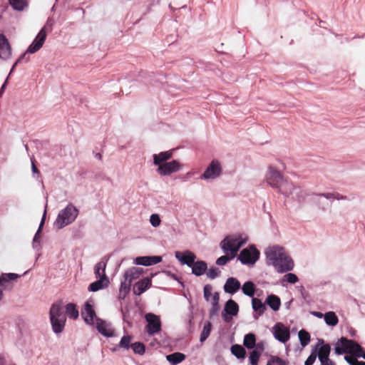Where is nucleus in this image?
<instances>
[{
  "mask_svg": "<svg viewBox=\"0 0 365 365\" xmlns=\"http://www.w3.org/2000/svg\"><path fill=\"white\" fill-rule=\"evenodd\" d=\"M265 255L269 265H272L279 273L291 271L294 268V262L283 247L275 245L268 247Z\"/></svg>",
  "mask_w": 365,
  "mask_h": 365,
  "instance_id": "nucleus-1",
  "label": "nucleus"
},
{
  "mask_svg": "<svg viewBox=\"0 0 365 365\" xmlns=\"http://www.w3.org/2000/svg\"><path fill=\"white\" fill-rule=\"evenodd\" d=\"M334 194L331 192L317 193L299 189L297 192L296 200L301 205H308L325 210L327 205L326 200H332Z\"/></svg>",
  "mask_w": 365,
  "mask_h": 365,
  "instance_id": "nucleus-2",
  "label": "nucleus"
},
{
  "mask_svg": "<svg viewBox=\"0 0 365 365\" xmlns=\"http://www.w3.org/2000/svg\"><path fill=\"white\" fill-rule=\"evenodd\" d=\"M247 240L248 237L245 234L229 235L220 242V247L224 253L230 255V259H233Z\"/></svg>",
  "mask_w": 365,
  "mask_h": 365,
  "instance_id": "nucleus-3",
  "label": "nucleus"
},
{
  "mask_svg": "<svg viewBox=\"0 0 365 365\" xmlns=\"http://www.w3.org/2000/svg\"><path fill=\"white\" fill-rule=\"evenodd\" d=\"M78 215V209L72 204H68L63 210L60 211L54 222V227L61 229L72 223Z\"/></svg>",
  "mask_w": 365,
  "mask_h": 365,
  "instance_id": "nucleus-4",
  "label": "nucleus"
},
{
  "mask_svg": "<svg viewBox=\"0 0 365 365\" xmlns=\"http://www.w3.org/2000/svg\"><path fill=\"white\" fill-rule=\"evenodd\" d=\"M259 252L253 246L243 249L238 257V259L243 264L253 265L258 260Z\"/></svg>",
  "mask_w": 365,
  "mask_h": 365,
  "instance_id": "nucleus-5",
  "label": "nucleus"
},
{
  "mask_svg": "<svg viewBox=\"0 0 365 365\" xmlns=\"http://www.w3.org/2000/svg\"><path fill=\"white\" fill-rule=\"evenodd\" d=\"M183 165L176 160H173L162 165H160L156 172L161 176L170 175L173 173L179 172L182 168Z\"/></svg>",
  "mask_w": 365,
  "mask_h": 365,
  "instance_id": "nucleus-6",
  "label": "nucleus"
},
{
  "mask_svg": "<svg viewBox=\"0 0 365 365\" xmlns=\"http://www.w3.org/2000/svg\"><path fill=\"white\" fill-rule=\"evenodd\" d=\"M284 179L283 175L274 166L269 165L265 175V180L268 185L277 188Z\"/></svg>",
  "mask_w": 365,
  "mask_h": 365,
  "instance_id": "nucleus-7",
  "label": "nucleus"
},
{
  "mask_svg": "<svg viewBox=\"0 0 365 365\" xmlns=\"http://www.w3.org/2000/svg\"><path fill=\"white\" fill-rule=\"evenodd\" d=\"M222 173L220 163L217 160H212L204 173L200 176L202 180H213L218 178Z\"/></svg>",
  "mask_w": 365,
  "mask_h": 365,
  "instance_id": "nucleus-8",
  "label": "nucleus"
},
{
  "mask_svg": "<svg viewBox=\"0 0 365 365\" xmlns=\"http://www.w3.org/2000/svg\"><path fill=\"white\" fill-rule=\"evenodd\" d=\"M145 319L148 322L146 330L149 335H154L161 330V322L158 316L148 313L145 315Z\"/></svg>",
  "mask_w": 365,
  "mask_h": 365,
  "instance_id": "nucleus-9",
  "label": "nucleus"
},
{
  "mask_svg": "<svg viewBox=\"0 0 365 365\" xmlns=\"http://www.w3.org/2000/svg\"><path fill=\"white\" fill-rule=\"evenodd\" d=\"M93 304V300L89 299L85 303L81 310L82 318L84 319L85 322L89 325H93L96 318H98L96 315Z\"/></svg>",
  "mask_w": 365,
  "mask_h": 365,
  "instance_id": "nucleus-10",
  "label": "nucleus"
},
{
  "mask_svg": "<svg viewBox=\"0 0 365 365\" xmlns=\"http://www.w3.org/2000/svg\"><path fill=\"white\" fill-rule=\"evenodd\" d=\"M273 334L274 338L282 343H286L289 340V329L282 323H277L273 327Z\"/></svg>",
  "mask_w": 365,
  "mask_h": 365,
  "instance_id": "nucleus-11",
  "label": "nucleus"
},
{
  "mask_svg": "<svg viewBox=\"0 0 365 365\" xmlns=\"http://www.w3.org/2000/svg\"><path fill=\"white\" fill-rule=\"evenodd\" d=\"M277 189L279 192L287 197L294 194L293 198L296 200L297 192H299V189L301 188L294 185L292 182L288 181L284 178Z\"/></svg>",
  "mask_w": 365,
  "mask_h": 365,
  "instance_id": "nucleus-12",
  "label": "nucleus"
},
{
  "mask_svg": "<svg viewBox=\"0 0 365 365\" xmlns=\"http://www.w3.org/2000/svg\"><path fill=\"white\" fill-rule=\"evenodd\" d=\"M96 327L98 331L106 337H112L115 335V330L111 324L100 318H96Z\"/></svg>",
  "mask_w": 365,
  "mask_h": 365,
  "instance_id": "nucleus-13",
  "label": "nucleus"
},
{
  "mask_svg": "<svg viewBox=\"0 0 365 365\" xmlns=\"http://www.w3.org/2000/svg\"><path fill=\"white\" fill-rule=\"evenodd\" d=\"M46 35L47 34L45 31V27H43L36 36L32 43L29 46L26 52L29 53H34L38 51L43 46Z\"/></svg>",
  "mask_w": 365,
  "mask_h": 365,
  "instance_id": "nucleus-14",
  "label": "nucleus"
},
{
  "mask_svg": "<svg viewBox=\"0 0 365 365\" xmlns=\"http://www.w3.org/2000/svg\"><path fill=\"white\" fill-rule=\"evenodd\" d=\"M175 257L181 264H185L190 267L193 265L196 259V255L190 250L184 252L177 251L175 252Z\"/></svg>",
  "mask_w": 365,
  "mask_h": 365,
  "instance_id": "nucleus-15",
  "label": "nucleus"
},
{
  "mask_svg": "<svg viewBox=\"0 0 365 365\" xmlns=\"http://www.w3.org/2000/svg\"><path fill=\"white\" fill-rule=\"evenodd\" d=\"M224 311L225 313L222 314V317L225 322H229L232 317L237 314L239 306L234 300L229 299L225 305Z\"/></svg>",
  "mask_w": 365,
  "mask_h": 365,
  "instance_id": "nucleus-16",
  "label": "nucleus"
},
{
  "mask_svg": "<svg viewBox=\"0 0 365 365\" xmlns=\"http://www.w3.org/2000/svg\"><path fill=\"white\" fill-rule=\"evenodd\" d=\"M161 261L162 257L160 256H143L136 257L134 262L138 265L150 266L158 264Z\"/></svg>",
  "mask_w": 365,
  "mask_h": 365,
  "instance_id": "nucleus-17",
  "label": "nucleus"
},
{
  "mask_svg": "<svg viewBox=\"0 0 365 365\" xmlns=\"http://www.w3.org/2000/svg\"><path fill=\"white\" fill-rule=\"evenodd\" d=\"M11 54V48L4 35L0 34V58L8 59Z\"/></svg>",
  "mask_w": 365,
  "mask_h": 365,
  "instance_id": "nucleus-18",
  "label": "nucleus"
},
{
  "mask_svg": "<svg viewBox=\"0 0 365 365\" xmlns=\"http://www.w3.org/2000/svg\"><path fill=\"white\" fill-rule=\"evenodd\" d=\"M152 282L148 277H145L137 282L133 287V293L135 295H140L151 287Z\"/></svg>",
  "mask_w": 365,
  "mask_h": 365,
  "instance_id": "nucleus-19",
  "label": "nucleus"
},
{
  "mask_svg": "<svg viewBox=\"0 0 365 365\" xmlns=\"http://www.w3.org/2000/svg\"><path fill=\"white\" fill-rule=\"evenodd\" d=\"M143 273V270L142 268L133 267L125 272L123 278L124 280L132 284V282L139 278Z\"/></svg>",
  "mask_w": 365,
  "mask_h": 365,
  "instance_id": "nucleus-20",
  "label": "nucleus"
},
{
  "mask_svg": "<svg viewBox=\"0 0 365 365\" xmlns=\"http://www.w3.org/2000/svg\"><path fill=\"white\" fill-rule=\"evenodd\" d=\"M241 287L240 282L235 277H229L224 285V290L226 293L233 294L237 292Z\"/></svg>",
  "mask_w": 365,
  "mask_h": 365,
  "instance_id": "nucleus-21",
  "label": "nucleus"
},
{
  "mask_svg": "<svg viewBox=\"0 0 365 365\" xmlns=\"http://www.w3.org/2000/svg\"><path fill=\"white\" fill-rule=\"evenodd\" d=\"M173 156V151L168 150L164 152H160L158 154H154L153 155V164L156 166H159L165 163H167L168 160H170Z\"/></svg>",
  "mask_w": 365,
  "mask_h": 365,
  "instance_id": "nucleus-22",
  "label": "nucleus"
},
{
  "mask_svg": "<svg viewBox=\"0 0 365 365\" xmlns=\"http://www.w3.org/2000/svg\"><path fill=\"white\" fill-rule=\"evenodd\" d=\"M109 283V281L106 275V273L103 274V276L99 278V279L96 280V282L91 283L88 286V291L89 292H97L103 287H107L108 284Z\"/></svg>",
  "mask_w": 365,
  "mask_h": 365,
  "instance_id": "nucleus-23",
  "label": "nucleus"
},
{
  "mask_svg": "<svg viewBox=\"0 0 365 365\" xmlns=\"http://www.w3.org/2000/svg\"><path fill=\"white\" fill-rule=\"evenodd\" d=\"M51 319L66 318L61 303L53 304L49 312Z\"/></svg>",
  "mask_w": 365,
  "mask_h": 365,
  "instance_id": "nucleus-24",
  "label": "nucleus"
},
{
  "mask_svg": "<svg viewBox=\"0 0 365 365\" xmlns=\"http://www.w3.org/2000/svg\"><path fill=\"white\" fill-rule=\"evenodd\" d=\"M50 321L54 333L60 334L63 331L66 318L51 319Z\"/></svg>",
  "mask_w": 365,
  "mask_h": 365,
  "instance_id": "nucleus-25",
  "label": "nucleus"
},
{
  "mask_svg": "<svg viewBox=\"0 0 365 365\" xmlns=\"http://www.w3.org/2000/svg\"><path fill=\"white\" fill-rule=\"evenodd\" d=\"M192 267V273L195 276L202 275L207 269V266L204 261L194 262Z\"/></svg>",
  "mask_w": 365,
  "mask_h": 365,
  "instance_id": "nucleus-26",
  "label": "nucleus"
},
{
  "mask_svg": "<svg viewBox=\"0 0 365 365\" xmlns=\"http://www.w3.org/2000/svg\"><path fill=\"white\" fill-rule=\"evenodd\" d=\"M347 341H354L353 340L347 339L346 338L342 337L341 338L339 343L335 347V352L337 354H341L343 353H347L349 346H351V344L347 343Z\"/></svg>",
  "mask_w": 365,
  "mask_h": 365,
  "instance_id": "nucleus-27",
  "label": "nucleus"
},
{
  "mask_svg": "<svg viewBox=\"0 0 365 365\" xmlns=\"http://www.w3.org/2000/svg\"><path fill=\"white\" fill-rule=\"evenodd\" d=\"M265 303L274 311H278L280 305L281 300L279 297L274 294L269 295L265 301Z\"/></svg>",
  "mask_w": 365,
  "mask_h": 365,
  "instance_id": "nucleus-28",
  "label": "nucleus"
},
{
  "mask_svg": "<svg viewBox=\"0 0 365 365\" xmlns=\"http://www.w3.org/2000/svg\"><path fill=\"white\" fill-rule=\"evenodd\" d=\"M46 210H44V212H43V217L41 218V223L39 225V227L36 232V233L34 235V237L33 239V248L35 249V250H38L39 247H40V232H41V228L44 224V221H45V218H46Z\"/></svg>",
  "mask_w": 365,
  "mask_h": 365,
  "instance_id": "nucleus-29",
  "label": "nucleus"
},
{
  "mask_svg": "<svg viewBox=\"0 0 365 365\" xmlns=\"http://www.w3.org/2000/svg\"><path fill=\"white\" fill-rule=\"evenodd\" d=\"M185 359V355L180 352H175L173 354L166 356V359L172 364L176 365L182 362Z\"/></svg>",
  "mask_w": 365,
  "mask_h": 365,
  "instance_id": "nucleus-30",
  "label": "nucleus"
},
{
  "mask_svg": "<svg viewBox=\"0 0 365 365\" xmlns=\"http://www.w3.org/2000/svg\"><path fill=\"white\" fill-rule=\"evenodd\" d=\"M9 3L15 11H22L28 6L26 0H9Z\"/></svg>",
  "mask_w": 365,
  "mask_h": 365,
  "instance_id": "nucleus-31",
  "label": "nucleus"
},
{
  "mask_svg": "<svg viewBox=\"0 0 365 365\" xmlns=\"http://www.w3.org/2000/svg\"><path fill=\"white\" fill-rule=\"evenodd\" d=\"M347 343L351 344V346H349V349L347 353L351 354L356 357H361V354L364 353V350L361 346L354 341H347Z\"/></svg>",
  "mask_w": 365,
  "mask_h": 365,
  "instance_id": "nucleus-32",
  "label": "nucleus"
},
{
  "mask_svg": "<svg viewBox=\"0 0 365 365\" xmlns=\"http://www.w3.org/2000/svg\"><path fill=\"white\" fill-rule=\"evenodd\" d=\"M325 323L329 326H336L339 322V319L334 312H328L324 314Z\"/></svg>",
  "mask_w": 365,
  "mask_h": 365,
  "instance_id": "nucleus-33",
  "label": "nucleus"
},
{
  "mask_svg": "<svg viewBox=\"0 0 365 365\" xmlns=\"http://www.w3.org/2000/svg\"><path fill=\"white\" fill-rule=\"evenodd\" d=\"M242 292L248 297H253L255 293V287L252 282L248 281L244 283L242 287Z\"/></svg>",
  "mask_w": 365,
  "mask_h": 365,
  "instance_id": "nucleus-34",
  "label": "nucleus"
},
{
  "mask_svg": "<svg viewBox=\"0 0 365 365\" xmlns=\"http://www.w3.org/2000/svg\"><path fill=\"white\" fill-rule=\"evenodd\" d=\"M66 314L69 318L76 319L79 316L78 310L76 308V304L73 303H69L66 307Z\"/></svg>",
  "mask_w": 365,
  "mask_h": 365,
  "instance_id": "nucleus-35",
  "label": "nucleus"
},
{
  "mask_svg": "<svg viewBox=\"0 0 365 365\" xmlns=\"http://www.w3.org/2000/svg\"><path fill=\"white\" fill-rule=\"evenodd\" d=\"M130 286L131 284H130L128 281L123 279V281L121 282L119 289V298L120 299H124L126 297L130 289Z\"/></svg>",
  "mask_w": 365,
  "mask_h": 365,
  "instance_id": "nucleus-36",
  "label": "nucleus"
},
{
  "mask_svg": "<svg viewBox=\"0 0 365 365\" xmlns=\"http://www.w3.org/2000/svg\"><path fill=\"white\" fill-rule=\"evenodd\" d=\"M219 300H220V296L218 292H215L212 297V309L210 310V316L215 315L217 312L219 311L220 307H219Z\"/></svg>",
  "mask_w": 365,
  "mask_h": 365,
  "instance_id": "nucleus-37",
  "label": "nucleus"
},
{
  "mask_svg": "<svg viewBox=\"0 0 365 365\" xmlns=\"http://www.w3.org/2000/svg\"><path fill=\"white\" fill-rule=\"evenodd\" d=\"M252 306L255 311L259 312V315H262L266 309L265 304H263L262 301L257 298H252Z\"/></svg>",
  "mask_w": 365,
  "mask_h": 365,
  "instance_id": "nucleus-38",
  "label": "nucleus"
},
{
  "mask_svg": "<svg viewBox=\"0 0 365 365\" xmlns=\"http://www.w3.org/2000/svg\"><path fill=\"white\" fill-rule=\"evenodd\" d=\"M231 352L237 359H244L246 354L245 349L238 344H235L231 346Z\"/></svg>",
  "mask_w": 365,
  "mask_h": 365,
  "instance_id": "nucleus-39",
  "label": "nucleus"
},
{
  "mask_svg": "<svg viewBox=\"0 0 365 365\" xmlns=\"http://www.w3.org/2000/svg\"><path fill=\"white\" fill-rule=\"evenodd\" d=\"M256 343L255 335L250 333L245 336L243 344L245 347L249 349H252L255 347Z\"/></svg>",
  "mask_w": 365,
  "mask_h": 365,
  "instance_id": "nucleus-40",
  "label": "nucleus"
},
{
  "mask_svg": "<svg viewBox=\"0 0 365 365\" xmlns=\"http://www.w3.org/2000/svg\"><path fill=\"white\" fill-rule=\"evenodd\" d=\"M298 337L301 345L304 347L307 346L310 341V334L304 329H302L298 333Z\"/></svg>",
  "mask_w": 365,
  "mask_h": 365,
  "instance_id": "nucleus-41",
  "label": "nucleus"
},
{
  "mask_svg": "<svg viewBox=\"0 0 365 365\" xmlns=\"http://www.w3.org/2000/svg\"><path fill=\"white\" fill-rule=\"evenodd\" d=\"M106 267V261L103 259L101 260L95 265L94 272L97 278H101V277L103 276V274L105 273Z\"/></svg>",
  "mask_w": 365,
  "mask_h": 365,
  "instance_id": "nucleus-42",
  "label": "nucleus"
},
{
  "mask_svg": "<svg viewBox=\"0 0 365 365\" xmlns=\"http://www.w3.org/2000/svg\"><path fill=\"white\" fill-rule=\"evenodd\" d=\"M19 277V275L17 274L14 273H6L2 274L0 276V286L1 287H6V283L9 282V281L14 280Z\"/></svg>",
  "mask_w": 365,
  "mask_h": 365,
  "instance_id": "nucleus-43",
  "label": "nucleus"
},
{
  "mask_svg": "<svg viewBox=\"0 0 365 365\" xmlns=\"http://www.w3.org/2000/svg\"><path fill=\"white\" fill-rule=\"evenodd\" d=\"M331 348L329 344L322 345L318 351V357L319 361H322L324 359L328 358L330 354Z\"/></svg>",
  "mask_w": 365,
  "mask_h": 365,
  "instance_id": "nucleus-44",
  "label": "nucleus"
},
{
  "mask_svg": "<svg viewBox=\"0 0 365 365\" xmlns=\"http://www.w3.org/2000/svg\"><path fill=\"white\" fill-rule=\"evenodd\" d=\"M299 280L298 277L293 273H287L285 275L283 276L282 279H281V284L282 286H285V282L290 283V284H295Z\"/></svg>",
  "mask_w": 365,
  "mask_h": 365,
  "instance_id": "nucleus-45",
  "label": "nucleus"
},
{
  "mask_svg": "<svg viewBox=\"0 0 365 365\" xmlns=\"http://www.w3.org/2000/svg\"><path fill=\"white\" fill-rule=\"evenodd\" d=\"M211 329H212L211 323L210 322H205L204 324V327H203V329L200 334V341L201 342H203L204 341H205L207 339V337L210 336Z\"/></svg>",
  "mask_w": 365,
  "mask_h": 365,
  "instance_id": "nucleus-46",
  "label": "nucleus"
},
{
  "mask_svg": "<svg viewBox=\"0 0 365 365\" xmlns=\"http://www.w3.org/2000/svg\"><path fill=\"white\" fill-rule=\"evenodd\" d=\"M131 339L132 337L130 335L123 336L118 344V347L128 350L130 346Z\"/></svg>",
  "mask_w": 365,
  "mask_h": 365,
  "instance_id": "nucleus-47",
  "label": "nucleus"
},
{
  "mask_svg": "<svg viewBox=\"0 0 365 365\" xmlns=\"http://www.w3.org/2000/svg\"><path fill=\"white\" fill-rule=\"evenodd\" d=\"M130 347L135 354L140 355H143L145 351V346L141 342H135L130 345Z\"/></svg>",
  "mask_w": 365,
  "mask_h": 365,
  "instance_id": "nucleus-48",
  "label": "nucleus"
},
{
  "mask_svg": "<svg viewBox=\"0 0 365 365\" xmlns=\"http://www.w3.org/2000/svg\"><path fill=\"white\" fill-rule=\"evenodd\" d=\"M267 365H286L284 360L278 356H272L271 359L267 361Z\"/></svg>",
  "mask_w": 365,
  "mask_h": 365,
  "instance_id": "nucleus-49",
  "label": "nucleus"
},
{
  "mask_svg": "<svg viewBox=\"0 0 365 365\" xmlns=\"http://www.w3.org/2000/svg\"><path fill=\"white\" fill-rule=\"evenodd\" d=\"M260 355L261 354L255 351L250 352L249 360L251 365H257Z\"/></svg>",
  "mask_w": 365,
  "mask_h": 365,
  "instance_id": "nucleus-50",
  "label": "nucleus"
},
{
  "mask_svg": "<svg viewBox=\"0 0 365 365\" xmlns=\"http://www.w3.org/2000/svg\"><path fill=\"white\" fill-rule=\"evenodd\" d=\"M150 222L154 227H158L161 222V220L158 214H153L150 217Z\"/></svg>",
  "mask_w": 365,
  "mask_h": 365,
  "instance_id": "nucleus-51",
  "label": "nucleus"
},
{
  "mask_svg": "<svg viewBox=\"0 0 365 365\" xmlns=\"http://www.w3.org/2000/svg\"><path fill=\"white\" fill-rule=\"evenodd\" d=\"M220 272L217 268L212 267L210 269H208V271L207 272V276L210 279H213L216 278L220 274Z\"/></svg>",
  "mask_w": 365,
  "mask_h": 365,
  "instance_id": "nucleus-52",
  "label": "nucleus"
},
{
  "mask_svg": "<svg viewBox=\"0 0 365 365\" xmlns=\"http://www.w3.org/2000/svg\"><path fill=\"white\" fill-rule=\"evenodd\" d=\"M204 297L207 301L210 300V297L212 296V287L207 284L204 287Z\"/></svg>",
  "mask_w": 365,
  "mask_h": 365,
  "instance_id": "nucleus-53",
  "label": "nucleus"
},
{
  "mask_svg": "<svg viewBox=\"0 0 365 365\" xmlns=\"http://www.w3.org/2000/svg\"><path fill=\"white\" fill-rule=\"evenodd\" d=\"M317 359L316 351H312L304 362V365H312Z\"/></svg>",
  "mask_w": 365,
  "mask_h": 365,
  "instance_id": "nucleus-54",
  "label": "nucleus"
},
{
  "mask_svg": "<svg viewBox=\"0 0 365 365\" xmlns=\"http://www.w3.org/2000/svg\"><path fill=\"white\" fill-rule=\"evenodd\" d=\"M255 349L253 351H257L258 354H261L264 349V343L263 341H259L257 344L255 343Z\"/></svg>",
  "mask_w": 365,
  "mask_h": 365,
  "instance_id": "nucleus-55",
  "label": "nucleus"
},
{
  "mask_svg": "<svg viewBox=\"0 0 365 365\" xmlns=\"http://www.w3.org/2000/svg\"><path fill=\"white\" fill-rule=\"evenodd\" d=\"M230 259V257L229 258L226 255L221 256L217 259L216 264L220 266L225 265L227 264Z\"/></svg>",
  "mask_w": 365,
  "mask_h": 365,
  "instance_id": "nucleus-56",
  "label": "nucleus"
},
{
  "mask_svg": "<svg viewBox=\"0 0 365 365\" xmlns=\"http://www.w3.org/2000/svg\"><path fill=\"white\" fill-rule=\"evenodd\" d=\"M26 53H24V54H22L18 59L17 61L14 63V64L13 65L11 71H10V73H9V75H11V73L14 71L15 67L16 66V65L19 63H21V61L24 59L26 55Z\"/></svg>",
  "mask_w": 365,
  "mask_h": 365,
  "instance_id": "nucleus-57",
  "label": "nucleus"
},
{
  "mask_svg": "<svg viewBox=\"0 0 365 365\" xmlns=\"http://www.w3.org/2000/svg\"><path fill=\"white\" fill-rule=\"evenodd\" d=\"M54 24V20L53 19L48 18L46 25L43 26L45 27V31H46L47 28H49L50 30L52 29V26Z\"/></svg>",
  "mask_w": 365,
  "mask_h": 365,
  "instance_id": "nucleus-58",
  "label": "nucleus"
},
{
  "mask_svg": "<svg viewBox=\"0 0 365 365\" xmlns=\"http://www.w3.org/2000/svg\"><path fill=\"white\" fill-rule=\"evenodd\" d=\"M344 359L346 362H348L350 365H354L357 360L353 359L351 356H345Z\"/></svg>",
  "mask_w": 365,
  "mask_h": 365,
  "instance_id": "nucleus-59",
  "label": "nucleus"
},
{
  "mask_svg": "<svg viewBox=\"0 0 365 365\" xmlns=\"http://www.w3.org/2000/svg\"><path fill=\"white\" fill-rule=\"evenodd\" d=\"M321 365H334V362L331 361L329 357L324 359L322 361H320Z\"/></svg>",
  "mask_w": 365,
  "mask_h": 365,
  "instance_id": "nucleus-60",
  "label": "nucleus"
},
{
  "mask_svg": "<svg viewBox=\"0 0 365 365\" xmlns=\"http://www.w3.org/2000/svg\"><path fill=\"white\" fill-rule=\"evenodd\" d=\"M333 194H334V197L332 198V200L336 199L337 200H346V196H344V195H340L339 193H333Z\"/></svg>",
  "mask_w": 365,
  "mask_h": 365,
  "instance_id": "nucleus-61",
  "label": "nucleus"
},
{
  "mask_svg": "<svg viewBox=\"0 0 365 365\" xmlns=\"http://www.w3.org/2000/svg\"><path fill=\"white\" fill-rule=\"evenodd\" d=\"M312 314V315H314L318 318H322V317H324V314H323L322 312H313Z\"/></svg>",
  "mask_w": 365,
  "mask_h": 365,
  "instance_id": "nucleus-62",
  "label": "nucleus"
},
{
  "mask_svg": "<svg viewBox=\"0 0 365 365\" xmlns=\"http://www.w3.org/2000/svg\"><path fill=\"white\" fill-rule=\"evenodd\" d=\"M9 76H10V75L9 74V76H8L7 78L6 79L5 82L4 83V84L2 85V86H1V88H0V90H1V91H4V92L5 88H6V84H7V82H8V78H9Z\"/></svg>",
  "mask_w": 365,
  "mask_h": 365,
  "instance_id": "nucleus-63",
  "label": "nucleus"
},
{
  "mask_svg": "<svg viewBox=\"0 0 365 365\" xmlns=\"http://www.w3.org/2000/svg\"><path fill=\"white\" fill-rule=\"evenodd\" d=\"M31 169H32V172L34 173H39L37 168L36 167L35 164L32 162V164H31Z\"/></svg>",
  "mask_w": 365,
  "mask_h": 365,
  "instance_id": "nucleus-64",
  "label": "nucleus"
}]
</instances>
